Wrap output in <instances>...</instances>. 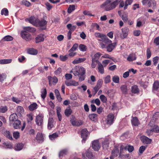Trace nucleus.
<instances>
[{
  "instance_id": "38",
  "label": "nucleus",
  "mask_w": 159,
  "mask_h": 159,
  "mask_svg": "<svg viewBox=\"0 0 159 159\" xmlns=\"http://www.w3.org/2000/svg\"><path fill=\"white\" fill-rule=\"evenodd\" d=\"M125 150H128L129 152H132L134 150V147L133 146L127 145L125 147Z\"/></svg>"
},
{
  "instance_id": "18",
  "label": "nucleus",
  "mask_w": 159,
  "mask_h": 159,
  "mask_svg": "<svg viewBox=\"0 0 159 159\" xmlns=\"http://www.w3.org/2000/svg\"><path fill=\"white\" fill-rule=\"evenodd\" d=\"M54 125L53 119L52 118H49L48 120V128L49 129H51Z\"/></svg>"
},
{
  "instance_id": "13",
  "label": "nucleus",
  "mask_w": 159,
  "mask_h": 159,
  "mask_svg": "<svg viewBox=\"0 0 159 159\" xmlns=\"http://www.w3.org/2000/svg\"><path fill=\"white\" fill-rule=\"evenodd\" d=\"M116 45V43H109L107 47V51L108 52H111L115 48Z\"/></svg>"
},
{
  "instance_id": "42",
  "label": "nucleus",
  "mask_w": 159,
  "mask_h": 159,
  "mask_svg": "<svg viewBox=\"0 0 159 159\" xmlns=\"http://www.w3.org/2000/svg\"><path fill=\"white\" fill-rule=\"evenodd\" d=\"M86 156L89 159H93L94 156L92 153L90 151H87L86 153Z\"/></svg>"
},
{
  "instance_id": "25",
  "label": "nucleus",
  "mask_w": 159,
  "mask_h": 159,
  "mask_svg": "<svg viewBox=\"0 0 159 159\" xmlns=\"http://www.w3.org/2000/svg\"><path fill=\"white\" fill-rule=\"evenodd\" d=\"M38 105L36 103H33L31 104L28 107L29 110L31 111H33L37 108Z\"/></svg>"
},
{
  "instance_id": "28",
  "label": "nucleus",
  "mask_w": 159,
  "mask_h": 159,
  "mask_svg": "<svg viewBox=\"0 0 159 159\" xmlns=\"http://www.w3.org/2000/svg\"><path fill=\"white\" fill-rule=\"evenodd\" d=\"M11 59L0 60V64H4L11 63L12 61Z\"/></svg>"
},
{
  "instance_id": "19",
  "label": "nucleus",
  "mask_w": 159,
  "mask_h": 159,
  "mask_svg": "<svg viewBox=\"0 0 159 159\" xmlns=\"http://www.w3.org/2000/svg\"><path fill=\"white\" fill-rule=\"evenodd\" d=\"M9 120L12 123L13 122L18 120V116L16 114H12L10 116Z\"/></svg>"
},
{
  "instance_id": "54",
  "label": "nucleus",
  "mask_w": 159,
  "mask_h": 159,
  "mask_svg": "<svg viewBox=\"0 0 159 159\" xmlns=\"http://www.w3.org/2000/svg\"><path fill=\"white\" fill-rule=\"evenodd\" d=\"M68 57L67 55H66L65 56L61 55L60 56V58L61 61H64L67 60Z\"/></svg>"
},
{
  "instance_id": "36",
  "label": "nucleus",
  "mask_w": 159,
  "mask_h": 159,
  "mask_svg": "<svg viewBox=\"0 0 159 159\" xmlns=\"http://www.w3.org/2000/svg\"><path fill=\"white\" fill-rule=\"evenodd\" d=\"M58 135L57 133H55L49 135V137L50 139L53 140L58 137Z\"/></svg>"
},
{
  "instance_id": "27",
  "label": "nucleus",
  "mask_w": 159,
  "mask_h": 159,
  "mask_svg": "<svg viewBox=\"0 0 159 159\" xmlns=\"http://www.w3.org/2000/svg\"><path fill=\"white\" fill-rule=\"evenodd\" d=\"M21 124V122L19 120H17L13 123V127L15 129H18L20 128V125Z\"/></svg>"
},
{
  "instance_id": "30",
  "label": "nucleus",
  "mask_w": 159,
  "mask_h": 159,
  "mask_svg": "<svg viewBox=\"0 0 159 159\" xmlns=\"http://www.w3.org/2000/svg\"><path fill=\"white\" fill-rule=\"evenodd\" d=\"M68 152V150L67 149H65L61 151L59 154V157H61L64 155H66Z\"/></svg>"
},
{
  "instance_id": "5",
  "label": "nucleus",
  "mask_w": 159,
  "mask_h": 159,
  "mask_svg": "<svg viewBox=\"0 0 159 159\" xmlns=\"http://www.w3.org/2000/svg\"><path fill=\"white\" fill-rule=\"evenodd\" d=\"M140 139L141 142L144 144H150L152 141V139H149L144 135L141 136L140 137Z\"/></svg>"
},
{
  "instance_id": "1",
  "label": "nucleus",
  "mask_w": 159,
  "mask_h": 159,
  "mask_svg": "<svg viewBox=\"0 0 159 159\" xmlns=\"http://www.w3.org/2000/svg\"><path fill=\"white\" fill-rule=\"evenodd\" d=\"M119 0H116L111 2V0H107L100 6L101 8H103L106 11H109L115 9L119 3Z\"/></svg>"
},
{
  "instance_id": "31",
  "label": "nucleus",
  "mask_w": 159,
  "mask_h": 159,
  "mask_svg": "<svg viewBox=\"0 0 159 159\" xmlns=\"http://www.w3.org/2000/svg\"><path fill=\"white\" fill-rule=\"evenodd\" d=\"M61 110V108L60 107H57V114L59 121H61L62 120V116L60 113Z\"/></svg>"
},
{
  "instance_id": "34",
  "label": "nucleus",
  "mask_w": 159,
  "mask_h": 159,
  "mask_svg": "<svg viewBox=\"0 0 159 159\" xmlns=\"http://www.w3.org/2000/svg\"><path fill=\"white\" fill-rule=\"evenodd\" d=\"M136 57L134 54H130L127 57V60L129 61H132L136 60Z\"/></svg>"
},
{
  "instance_id": "20",
  "label": "nucleus",
  "mask_w": 159,
  "mask_h": 159,
  "mask_svg": "<svg viewBox=\"0 0 159 159\" xmlns=\"http://www.w3.org/2000/svg\"><path fill=\"white\" fill-rule=\"evenodd\" d=\"M89 118L92 121L96 122L97 121L98 115L96 114H92L89 115Z\"/></svg>"
},
{
  "instance_id": "17",
  "label": "nucleus",
  "mask_w": 159,
  "mask_h": 159,
  "mask_svg": "<svg viewBox=\"0 0 159 159\" xmlns=\"http://www.w3.org/2000/svg\"><path fill=\"white\" fill-rule=\"evenodd\" d=\"M99 41H102L106 44H109L112 43L111 40H110L108 37L105 35H104L102 39H98Z\"/></svg>"
},
{
  "instance_id": "45",
  "label": "nucleus",
  "mask_w": 159,
  "mask_h": 159,
  "mask_svg": "<svg viewBox=\"0 0 159 159\" xmlns=\"http://www.w3.org/2000/svg\"><path fill=\"white\" fill-rule=\"evenodd\" d=\"M85 71L81 73L80 75H78L79 77V80L80 81H82L84 80L85 77Z\"/></svg>"
},
{
  "instance_id": "21",
  "label": "nucleus",
  "mask_w": 159,
  "mask_h": 159,
  "mask_svg": "<svg viewBox=\"0 0 159 159\" xmlns=\"http://www.w3.org/2000/svg\"><path fill=\"white\" fill-rule=\"evenodd\" d=\"M44 39L43 34H41L39 35L35 38V42L36 43H39L40 42L43 41Z\"/></svg>"
},
{
  "instance_id": "35",
  "label": "nucleus",
  "mask_w": 159,
  "mask_h": 159,
  "mask_svg": "<svg viewBox=\"0 0 159 159\" xmlns=\"http://www.w3.org/2000/svg\"><path fill=\"white\" fill-rule=\"evenodd\" d=\"M98 69L99 72L101 74H102L104 73V70L103 66L101 63H99V64H98Z\"/></svg>"
},
{
  "instance_id": "33",
  "label": "nucleus",
  "mask_w": 159,
  "mask_h": 159,
  "mask_svg": "<svg viewBox=\"0 0 159 159\" xmlns=\"http://www.w3.org/2000/svg\"><path fill=\"white\" fill-rule=\"evenodd\" d=\"M131 92L134 93H136L139 92V89L136 85H134L132 86Z\"/></svg>"
},
{
  "instance_id": "9",
  "label": "nucleus",
  "mask_w": 159,
  "mask_h": 159,
  "mask_svg": "<svg viewBox=\"0 0 159 159\" xmlns=\"http://www.w3.org/2000/svg\"><path fill=\"white\" fill-rule=\"evenodd\" d=\"M101 54L100 52H98L96 53L92 58V62H95L96 63L99 64V63H100L99 62L98 59L101 56Z\"/></svg>"
},
{
  "instance_id": "39",
  "label": "nucleus",
  "mask_w": 159,
  "mask_h": 159,
  "mask_svg": "<svg viewBox=\"0 0 159 159\" xmlns=\"http://www.w3.org/2000/svg\"><path fill=\"white\" fill-rule=\"evenodd\" d=\"M4 135L7 138L11 140H12V138L11 135V134L9 131H6L4 133Z\"/></svg>"
},
{
  "instance_id": "63",
  "label": "nucleus",
  "mask_w": 159,
  "mask_h": 159,
  "mask_svg": "<svg viewBox=\"0 0 159 159\" xmlns=\"http://www.w3.org/2000/svg\"><path fill=\"white\" fill-rule=\"evenodd\" d=\"M13 136L14 138L17 139L20 137V133L18 132H14L13 133Z\"/></svg>"
},
{
  "instance_id": "8",
  "label": "nucleus",
  "mask_w": 159,
  "mask_h": 159,
  "mask_svg": "<svg viewBox=\"0 0 159 159\" xmlns=\"http://www.w3.org/2000/svg\"><path fill=\"white\" fill-rule=\"evenodd\" d=\"M48 78L49 80V84L50 85H52V84L55 85L58 81L57 78L55 76L52 77L51 76H48Z\"/></svg>"
},
{
  "instance_id": "4",
  "label": "nucleus",
  "mask_w": 159,
  "mask_h": 159,
  "mask_svg": "<svg viewBox=\"0 0 159 159\" xmlns=\"http://www.w3.org/2000/svg\"><path fill=\"white\" fill-rule=\"evenodd\" d=\"M21 37L25 40L29 41L31 39V36L28 32L26 31H22L21 32Z\"/></svg>"
},
{
  "instance_id": "53",
  "label": "nucleus",
  "mask_w": 159,
  "mask_h": 159,
  "mask_svg": "<svg viewBox=\"0 0 159 159\" xmlns=\"http://www.w3.org/2000/svg\"><path fill=\"white\" fill-rule=\"evenodd\" d=\"M78 44L77 43L74 44L72 48L69 51V52H74L75 51L77 48Z\"/></svg>"
},
{
  "instance_id": "23",
  "label": "nucleus",
  "mask_w": 159,
  "mask_h": 159,
  "mask_svg": "<svg viewBox=\"0 0 159 159\" xmlns=\"http://www.w3.org/2000/svg\"><path fill=\"white\" fill-rule=\"evenodd\" d=\"M41 96L42 98L44 99L46 98L47 94V91L46 88H43L41 90Z\"/></svg>"
},
{
  "instance_id": "6",
  "label": "nucleus",
  "mask_w": 159,
  "mask_h": 159,
  "mask_svg": "<svg viewBox=\"0 0 159 159\" xmlns=\"http://www.w3.org/2000/svg\"><path fill=\"white\" fill-rule=\"evenodd\" d=\"M122 32V34H120V37L122 39H124L127 38L128 32L129 31V29L126 27L122 28L121 30Z\"/></svg>"
},
{
  "instance_id": "57",
  "label": "nucleus",
  "mask_w": 159,
  "mask_h": 159,
  "mask_svg": "<svg viewBox=\"0 0 159 159\" xmlns=\"http://www.w3.org/2000/svg\"><path fill=\"white\" fill-rule=\"evenodd\" d=\"M147 147V146H145L143 145L141 146L139 149V152L141 154L143 153L146 149Z\"/></svg>"
},
{
  "instance_id": "16",
  "label": "nucleus",
  "mask_w": 159,
  "mask_h": 159,
  "mask_svg": "<svg viewBox=\"0 0 159 159\" xmlns=\"http://www.w3.org/2000/svg\"><path fill=\"white\" fill-rule=\"evenodd\" d=\"M65 83L67 86H76L78 84L77 82L74 80H70V81L66 80L65 81Z\"/></svg>"
},
{
  "instance_id": "37",
  "label": "nucleus",
  "mask_w": 159,
  "mask_h": 159,
  "mask_svg": "<svg viewBox=\"0 0 159 159\" xmlns=\"http://www.w3.org/2000/svg\"><path fill=\"white\" fill-rule=\"evenodd\" d=\"M24 145L22 143H18L15 147V149L17 151H20L22 149Z\"/></svg>"
},
{
  "instance_id": "2",
  "label": "nucleus",
  "mask_w": 159,
  "mask_h": 159,
  "mask_svg": "<svg viewBox=\"0 0 159 159\" xmlns=\"http://www.w3.org/2000/svg\"><path fill=\"white\" fill-rule=\"evenodd\" d=\"M74 75L75 76L80 75L81 73L85 71V69L82 66H76L75 67Z\"/></svg>"
},
{
  "instance_id": "50",
  "label": "nucleus",
  "mask_w": 159,
  "mask_h": 159,
  "mask_svg": "<svg viewBox=\"0 0 159 159\" xmlns=\"http://www.w3.org/2000/svg\"><path fill=\"white\" fill-rule=\"evenodd\" d=\"M104 82L105 84H107L110 83L111 81V76L110 75H108L104 78Z\"/></svg>"
},
{
  "instance_id": "56",
  "label": "nucleus",
  "mask_w": 159,
  "mask_h": 159,
  "mask_svg": "<svg viewBox=\"0 0 159 159\" xmlns=\"http://www.w3.org/2000/svg\"><path fill=\"white\" fill-rule=\"evenodd\" d=\"M100 98L101 101L104 103L106 102L107 101V98L104 95H101L100 96Z\"/></svg>"
},
{
  "instance_id": "41",
  "label": "nucleus",
  "mask_w": 159,
  "mask_h": 159,
  "mask_svg": "<svg viewBox=\"0 0 159 159\" xmlns=\"http://www.w3.org/2000/svg\"><path fill=\"white\" fill-rule=\"evenodd\" d=\"M21 4L25 5L27 7H29L31 5V3L25 0H22L21 2Z\"/></svg>"
},
{
  "instance_id": "47",
  "label": "nucleus",
  "mask_w": 159,
  "mask_h": 159,
  "mask_svg": "<svg viewBox=\"0 0 159 159\" xmlns=\"http://www.w3.org/2000/svg\"><path fill=\"white\" fill-rule=\"evenodd\" d=\"M150 131H152L155 133H159V127L157 125H155L152 129H150Z\"/></svg>"
},
{
  "instance_id": "46",
  "label": "nucleus",
  "mask_w": 159,
  "mask_h": 159,
  "mask_svg": "<svg viewBox=\"0 0 159 159\" xmlns=\"http://www.w3.org/2000/svg\"><path fill=\"white\" fill-rule=\"evenodd\" d=\"M75 9V5H70L68 9V12L70 13L73 11Z\"/></svg>"
},
{
  "instance_id": "7",
  "label": "nucleus",
  "mask_w": 159,
  "mask_h": 159,
  "mask_svg": "<svg viewBox=\"0 0 159 159\" xmlns=\"http://www.w3.org/2000/svg\"><path fill=\"white\" fill-rule=\"evenodd\" d=\"M114 115L112 114H110L107 117V124L111 125L114 121Z\"/></svg>"
},
{
  "instance_id": "59",
  "label": "nucleus",
  "mask_w": 159,
  "mask_h": 159,
  "mask_svg": "<svg viewBox=\"0 0 159 159\" xmlns=\"http://www.w3.org/2000/svg\"><path fill=\"white\" fill-rule=\"evenodd\" d=\"M104 35L103 34H101L99 33H95L94 34V35L96 37L100 38L101 39H102Z\"/></svg>"
},
{
  "instance_id": "44",
  "label": "nucleus",
  "mask_w": 159,
  "mask_h": 159,
  "mask_svg": "<svg viewBox=\"0 0 159 159\" xmlns=\"http://www.w3.org/2000/svg\"><path fill=\"white\" fill-rule=\"evenodd\" d=\"M112 80L115 83H119L120 79L118 76L115 75L112 77Z\"/></svg>"
},
{
  "instance_id": "61",
  "label": "nucleus",
  "mask_w": 159,
  "mask_h": 159,
  "mask_svg": "<svg viewBox=\"0 0 159 159\" xmlns=\"http://www.w3.org/2000/svg\"><path fill=\"white\" fill-rule=\"evenodd\" d=\"M45 5L46 6L47 10L48 11H50L52 7V6L49 2H46L45 3Z\"/></svg>"
},
{
  "instance_id": "40",
  "label": "nucleus",
  "mask_w": 159,
  "mask_h": 159,
  "mask_svg": "<svg viewBox=\"0 0 159 159\" xmlns=\"http://www.w3.org/2000/svg\"><path fill=\"white\" fill-rule=\"evenodd\" d=\"M13 39V38L12 36L10 35H7L3 38L2 40H3L4 41H12Z\"/></svg>"
},
{
  "instance_id": "14",
  "label": "nucleus",
  "mask_w": 159,
  "mask_h": 159,
  "mask_svg": "<svg viewBox=\"0 0 159 159\" xmlns=\"http://www.w3.org/2000/svg\"><path fill=\"white\" fill-rule=\"evenodd\" d=\"M36 139L39 143L43 142L44 141V139L42 134L38 133L36 137Z\"/></svg>"
},
{
  "instance_id": "26",
  "label": "nucleus",
  "mask_w": 159,
  "mask_h": 159,
  "mask_svg": "<svg viewBox=\"0 0 159 159\" xmlns=\"http://www.w3.org/2000/svg\"><path fill=\"white\" fill-rule=\"evenodd\" d=\"M24 29L25 30V31H28L30 32L33 33L36 31V29L35 28L33 27H31L30 26L24 27Z\"/></svg>"
},
{
  "instance_id": "55",
  "label": "nucleus",
  "mask_w": 159,
  "mask_h": 159,
  "mask_svg": "<svg viewBox=\"0 0 159 159\" xmlns=\"http://www.w3.org/2000/svg\"><path fill=\"white\" fill-rule=\"evenodd\" d=\"M159 60V57L157 56H156L153 58V64L154 66H156L157 64L158 63Z\"/></svg>"
},
{
  "instance_id": "64",
  "label": "nucleus",
  "mask_w": 159,
  "mask_h": 159,
  "mask_svg": "<svg viewBox=\"0 0 159 159\" xmlns=\"http://www.w3.org/2000/svg\"><path fill=\"white\" fill-rule=\"evenodd\" d=\"M153 43L157 45H159V37L155 38L154 40Z\"/></svg>"
},
{
  "instance_id": "49",
  "label": "nucleus",
  "mask_w": 159,
  "mask_h": 159,
  "mask_svg": "<svg viewBox=\"0 0 159 159\" xmlns=\"http://www.w3.org/2000/svg\"><path fill=\"white\" fill-rule=\"evenodd\" d=\"M1 14L2 15H4L5 16H7L8 15V11L6 8L3 9L1 11Z\"/></svg>"
},
{
  "instance_id": "51",
  "label": "nucleus",
  "mask_w": 159,
  "mask_h": 159,
  "mask_svg": "<svg viewBox=\"0 0 159 159\" xmlns=\"http://www.w3.org/2000/svg\"><path fill=\"white\" fill-rule=\"evenodd\" d=\"M7 111V107L6 106H1L0 107V112L2 113H5Z\"/></svg>"
},
{
  "instance_id": "52",
  "label": "nucleus",
  "mask_w": 159,
  "mask_h": 159,
  "mask_svg": "<svg viewBox=\"0 0 159 159\" xmlns=\"http://www.w3.org/2000/svg\"><path fill=\"white\" fill-rule=\"evenodd\" d=\"M72 111L70 109H66L65 111V114L66 116H69L71 113Z\"/></svg>"
},
{
  "instance_id": "10",
  "label": "nucleus",
  "mask_w": 159,
  "mask_h": 159,
  "mask_svg": "<svg viewBox=\"0 0 159 159\" xmlns=\"http://www.w3.org/2000/svg\"><path fill=\"white\" fill-rule=\"evenodd\" d=\"M81 134L83 140L84 141H85L88 135V131L87 129H82L81 131Z\"/></svg>"
},
{
  "instance_id": "24",
  "label": "nucleus",
  "mask_w": 159,
  "mask_h": 159,
  "mask_svg": "<svg viewBox=\"0 0 159 159\" xmlns=\"http://www.w3.org/2000/svg\"><path fill=\"white\" fill-rule=\"evenodd\" d=\"M131 123L132 125L136 126H138L139 124V122L138 118L136 117H133L131 120Z\"/></svg>"
},
{
  "instance_id": "48",
  "label": "nucleus",
  "mask_w": 159,
  "mask_h": 159,
  "mask_svg": "<svg viewBox=\"0 0 159 159\" xmlns=\"http://www.w3.org/2000/svg\"><path fill=\"white\" fill-rule=\"evenodd\" d=\"M79 49L83 52L87 50L86 46L84 44H80L79 46Z\"/></svg>"
},
{
  "instance_id": "22",
  "label": "nucleus",
  "mask_w": 159,
  "mask_h": 159,
  "mask_svg": "<svg viewBox=\"0 0 159 159\" xmlns=\"http://www.w3.org/2000/svg\"><path fill=\"white\" fill-rule=\"evenodd\" d=\"M120 89L123 93L125 94L127 93L128 89L127 88V86L126 84H123L121 85L120 87Z\"/></svg>"
},
{
  "instance_id": "3",
  "label": "nucleus",
  "mask_w": 159,
  "mask_h": 159,
  "mask_svg": "<svg viewBox=\"0 0 159 159\" xmlns=\"http://www.w3.org/2000/svg\"><path fill=\"white\" fill-rule=\"evenodd\" d=\"M44 116L42 114H39L36 116L35 122L38 126H42L43 122Z\"/></svg>"
},
{
  "instance_id": "15",
  "label": "nucleus",
  "mask_w": 159,
  "mask_h": 159,
  "mask_svg": "<svg viewBox=\"0 0 159 159\" xmlns=\"http://www.w3.org/2000/svg\"><path fill=\"white\" fill-rule=\"evenodd\" d=\"M47 21L44 20H40L39 19L36 25V26L44 27L47 25Z\"/></svg>"
},
{
  "instance_id": "58",
  "label": "nucleus",
  "mask_w": 159,
  "mask_h": 159,
  "mask_svg": "<svg viewBox=\"0 0 159 159\" xmlns=\"http://www.w3.org/2000/svg\"><path fill=\"white\" fill-rule=\"evenodd\" d=\"M119 153V150L117 148L114 149L112 151V154L115 156H117Z\"/></svg>"
},
{
  "instance_id": "12",
  "label": "nucleus",
  "mask_w": 159,
  "mask_h": 159,
  "mask_svg": "<svg viewBox=\"0 0 159 159\" xmlns=\"http://www.w3.org/2000/svg\"><path fill=\"white\" fill-rule=\"evenodd\" d=\"M29 22L33 25L36 26L38 19L36 18L34 16H31L28 19Z\"/></svg>"
},
{
  "instance_id": "29",
  "label": "nucleus",
  "mask_w": 159,
  "mask_h": 159,
  "mask_svg": "<svg viewBox=\"0 0 159 159\" xmlns=\"http://www.w3.org/2000/svg\"><path fill=\"white\" fill-rule=\"evenodd\" d=\"M159 89V81H155L153 84V90L157 91Z\"/></svg>"
},
{
  "instance_id": "32",
  "label": "nucleus",
  "mask_w": 159,
  "mask_h": 159,
  "mask_svg": "<svg viewBox=\"0 0 159 159\" xmlns=\"http://www.w3.org/2000/svg\"><path fill=\"white\" fill-rule=\"evenodd\" d=\"M27 52L29 54L33 55H36L38 53L37 50L33 48H31L28 49L27 51Z\"/></svg>"
},
{
  "instance_id": "11",
  "label": "nucleus",
  "mask_w": 159,
  "mask_h": 159,
  "mask_svg": "<svg viewBox=\"0 0 159 159\" xmlns=\"http://www.w3.org/2000/svg\"><path fill=\"white\" fill-rule=\"evenodd\" d=\"M92 147L94 151L98 150L100 148L99 143L98 140H94L93 142Z\"/></svg>"
},
{
  "instance_id": "43",
  "label": "nucleus",
  "mask_w": 159,
  "mask_h": 159,
  "mask_svg": "<svg viewBox=\"0 0 159 159\" xmlns=\"http://www.w3.org/2000/svg\"><path fill=\"white\" fill-rule=\"evenodd\" d=\"M17 111L18 113L21 115L24 113V109L22 107L19 106L17 107Z\"/></svg>"
},
{
  "instance_id": "60",
  "label": "nucleus",
  "mask_w": 159,
  "mask_h": 159,
  "mask_svg": "<svg viewBox=\"0 0 159 159\" xmlns=\"http://www.w3.org/2000/svg\"><path fill=\"white\" fill-rule=\"evenodd\" d=\"M6 78V75L5 74H0V82H2Z\"/></svg>"
},
{
  "instance_id": "62",
  "label": "nucleus",
  "mask_w": 159,
  "mask_h": 159,
  "mask_svg": "<svg viewBox=\"0 0 159 159\" xmlns=\"http://www.w3.org/2000/svg\"><path fill=\"white\" fill-rule=\"evenodd\" d=\"M151 56V52L149 48H148L147 50V58H149Z\"/></svg>"
}]
</instances>
